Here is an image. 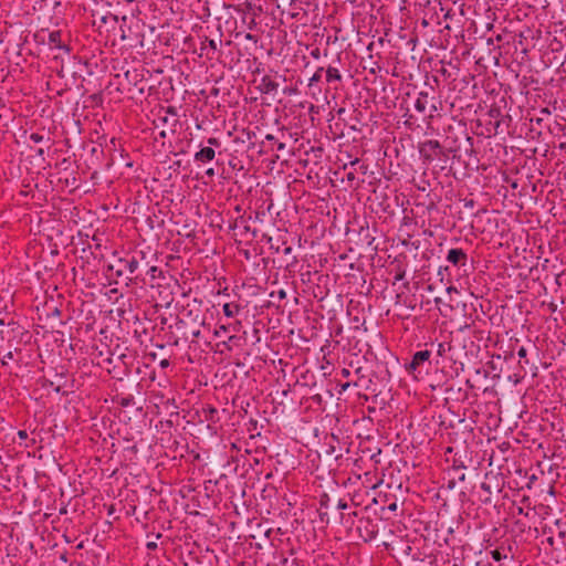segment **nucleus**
Here are the masks:
<instances>
[{
	"label": "nucleus",
	"instance_id": "f257e3e1",
	"mask_svg": "<svg viewBox=\"0 0 566 566\" xmlns=\"http://www.w3.org/2000/svg\"><path fill=\"white\" fill-rule=\"evenodd\" d=\"M413 106L419 113H424L429 108L430 114L427 117L428 122H430L434 117V113L439 111V106L434 103V97L430 98L429 93L426 91L418 93Z\"/></svg>",
	"mask_w": 566,
	"mask_h": 566
},
{
	"label": "nucleus",
	"instance_id": "f03ea898",
	"mask_svg": "<svg viewBox=\"0 0 566 566\" xmlns=\"http://www.w3.org/2000/svg\"><path fill=\"white\" fill-rule=\"evenodd\" d=\"M419 154L427 163H432L442 154V146L439 140L429 139L419 145Z\"/></svg>",
	"mask_w": 566,
	"mask_h": 566
},
{
	"label": "nucleus",
	"instance_id": "7ed1b4c3",
	"mask_svg": "<svg viewBox=\"0 0 566 566\" xmlns=\"http://www.w3.org/2000/svg\"><path fill=\"white\" fill-rule=\"evenodd\" d=\"M137 270V260L132 256V253H128L125 256L118 259L115 277H120L123 275L129 277L130 275L136 274Z\"/></svg>",
	"mask_w": 566,
	"mask_h": 566
},
{
	"label": "nucleus",
	"instance_id": "20e7f679",
	"mask_svg": "<svg viewBox=\"0 0 566 566\" xmlns=\"http://www.w3.org/2000/svg\"><path fill=\"white\" fill-rule=\"evenodd\" d=\"M430 357H431V352L430 350L424 349V350L416 352L412 355L411 361L407 366L408 371L415 373L417 370H420V368L422 367V365L424 363L429 364Z\"/></svg>",
	"mask_w": 566,
	"mask_h": 566
},
{
	"label": "nucleus",
	"instance_id": "39448f33",
	"mask_svg": "<svg viewBox=\"0 0 566 566\" xmlns=\"http://www.w3.org/2000/svg\"><path fill=\"white\" fill-rule=\"evenodd\" d=\"M219 52L218 43L216 40L205 38L201 41L200 45V56L206 57L207 60H214L217 59V53Z\"/></svg>",
	"mask_w": 566,
	"mask_h": 566
},
{
	"label": "nucleus",
	"instance_id": "423d86ee",
	"mask_svg": "<svg viewBox=\"0 0 566 566\" xmlns=\"http://www.w3.org/2000/svg\"><path fill=\"white\" fill-rule=\"evenodd\" d=\"M447 261L453 264L454 266H465L468 261L467 253L460 249L454 248L450 249L447 254Z\"/></svg>",
	"mask_w": 566,
	"mask_h": 566
},
{
	"label": "nucleus",
	"instance_id": "0eeeda50",
	"mask_svg": "<svg viewBox=\"0 0 566 566\" xmlns=\"http://www.w3.org/2000/svg\"><path fill=\"white\" fill-rule=\"evenodd\" d=\"M62 33L60 30L52 31L48 34V44L51 49H60L65 52H70L69 45L62 42Z\"/></svg>",
	"mask_w": 566,
	"mask_h": 566
},
{
	"label": "nucleus",
	"instance_id": "6e6552de",
	"mask_svg": "<svg viewBox=\"0 0 566 566\" xmlns=\"http://www.w3.org/2000/svg\"><path fill=\"white\" fill-rule=\"evenodd\" d=\"M214 157H216V150L212 147H202L200 150H198L195 154L193 159L197 163L206 164V163L212 161L214 159Z\"/></svg>",
	"mask_w": 566,
	"mask_h": 566
},
{
	"label": "nucleus",
	"instance_id": "1a4fd4ad",
	"mask_svg": "<svg viewBox=\"0 0 566 566\" xmlns=\"http://www.w3.org/2000/svg\"><path fill=\"white\" fill-rule=\"evenodd\" d=\"M517 356L520 357V361H518L520 373L515 374V376L523 378L527 373L526 366L530 365V360L527 359V349L523 346L520 347L517 350Z\"/></svg>",
	"mask_w": 566,
	"mask_h": 566
},
{
	"label": "nucleus",
	"instance_id": "9d476101",
	"mask_svg": "<svg viewBox=\"0 0 566 566\" xmlns=\"http://www.w3.org/2000/svg\"><path fill=\"white\" fill-rule=\"evenodd\" d=\"M279 84L273 81L270 76L265 75L261 80V91L265 94L276 92Z\"/></svg>",
	"mask_w": 566,
	"mask_h": 566
},
{
	"label": "nucleus",
	"instance_id": "9b49d317",
	"mask_svg": "<svg viewBox=\"0 0 566 566\" xmlns=\"http://www.w3.org/2000/svg\"><path fill=\"white\" fill-rule=\"evenodd\" d=\"M325 77H326V82L328 84L340 83L343 80V76H342L339 70L334 66H328L326 69Z\"/></svg>",
	"mask_w": 566,
	"mask_h": 566
},
{
	"label": "nucleus",
	"instance_id": "f8f14e48",
	"mask_svg": "<svg viewBox=\"0 0 566 566\" xmlns=\"http://www.w3.org/2000/svg\"><path fill=\"white\" fill-rule=\"evenodd\" d=\"M329 495L327 493H323L321 496H319V518L322 522H326L328 523V514L327 512H322L323 509H328V505H329Z\"/></svg>",
	"mask_w": 566,
	"mask_h": 566
},
{
	"label": "nucleus",
	"instance_id": "ddd939ff",
	"mask_svg": "<svg viewBox=\"0 0 566 566\" xmlns=\"http://www.w3.org/2000/svg\"><path fill=\"white\" fill-rule=\"evenodd\" d=\"M222 311L227 317H233L239 314L241 306L237 303H226L222 307Z\"/></svg>",
	"mask_w": 566,
	"mask_h": 566
},
{
	"label": "nucleus",
	"instance_id": "4468645a",
	"mask_svg": "<svg viewBox=\"0 0 566 566\" xmlns=\"http://www.w3.org/2000/svg\"><path fill=\"white\" fill-rule=\"evenodd\" d=\"M132 256L135 258L137 260V266L139 268V265L143 263L145 265H149V261L147 260V252L144 251V250H135L134 252H132Z\"/></svg>",
	"mask_w": 566,
	"mask_h": 566
},
{
	"label": "nucleus",
	"instance_id": "2eb2a0df",
	"mask_svg": "<svg viewBox=\"0 0 566 566\" xmlns=\"http://www.w3.org/2000/svg\"><path fill=\"white\" fill-rule=\"evenodd\" d=\"M490 554L495 562H500L502 559L507 558V554L504 553L502 548H495V549L491 551Z\"/></svg>",
	"mask_w": 566,
	"mask_h": 566
},
{
	"label": "nucleus",
	"instance_id": "dca6fc26",
	"mask_svg": "<svg viewBox=\"0 0 566 566\" xmlns=\"http://www.w3.org/2000/svg\"><path fill=\"white\" fill-rule=\"evenodd\" d=\"M324 67H318L316 72L313 74V76L308 81V86L312 87L315 83L319 82L322 78Z\"/></svg>",
	"mask_w": 566,
	"mask_h": 566
},
{
	"label": "nucleus",
	"instance_id": "f3484780",
	"mask_svg": "<svg viewBox=\"0 0 566 566\" xmlns=\"http://www.w3.org/2000/svg\"><path fill=\"white\" fill-rule=\"evenodd\" d=\"M159 274H161V271L156 265H149L147 275H149L153 280H155Z\"/></svg>",
	"mask_w": 566,
	"mask_h": 566
},
{
	"label": "nucleus",
	"instance_id": "a211bd4d",
	"mask_svg": "<svg viewBox=\"0 0 566 566\" xmlns=\"http://www.w3.org/2000/svg\"><path fill=\"white\" fill-rule=\"evenodd\" d=\"M231 329V325H220L216 331H214V336L217 337H220L222 334L229 332Z\"/></svg>",
	"mask_w": 566,
	"mask_h": 566
},
{
	"label": "nucleus",
	"instance_id": "6ab92c4d",
	"mask_svg": "<svg viewBox=\"0 0 566 566\" xmlns=\"http://www.w3.org/2000/svg\"><path fill=\"white\" fill-rule=\"evenodd\" d=\"M133 403H134V397L133 396L123 397V398H120V401H119V405L122 407H129Z\"/></svg>",
	"mask_w": 566,
	"mask_h": 566
},
{
	"label": "nucleus",
	"instance_id": "aec40b11",
	"mask_svg": "<svg viewBox=\"0 0 566 566\" xmlns=\"http://www.w3.org/2000/svg\"><path fill=\"white\" fill-rule=\"evenodd\" d=\"M207 143H208V145H209L208 147H212V148H213V147H217V148H218V147H220V146H221V142H220L218 138H216V137H210V138H208Z\"/></svg>",
	"mask_w": 566,
	"mask_h": 566
},
{
	"label": "nucleus",
	"instance_id": "412c9836",
	"mask_svg": "<svg viewBox=\"0 0 566 566\" xmlns=\"http://www.w3.org/2000/svg\"><path fill=\"white\" fill-rule=\"evenodd\" d=\"M117 269V265H114V264H108L107 265V269H106V274L108 277H114L115 276V271Z\"/></svg>",
	"mask_w": 566,
	"mask_h": 566
},
{
	"label": "nucleus",
	"instance_id": "4be33fe9",
	"mask_svg": "<svg viewBox=\"0 0 566 566\" xmlns=\"http://www.w3.org/2000/svg\"><path fill=\"white\" fill-rule=\"evenodd\" d=\"M30 139H31L33 143L39 144V143H41V142L43 140V136H42V135H40V134H38V133H32V134L30 135Z\"/></svg>",
	"mask_w": 566,
	"mask_h": 566
},
{
	"label": "nucleus",
	"instance_id": "5701e85b",
	"mask_svg": "<svg viewBox=\"0 0 566 566\" xmlns=\"http://www.w3.org/2000/svg\"><path fill=\"white\" fill-rule=\"evenodd\" d=\"M406 276V271L403 269H398L397 273L395 274V281H402Z\"/></svg>",
	"mask_w": 566,
	"mask_h": 566
},
{
	"label": "nucleus",
	"instance_id": "b1692460",
	"mask_svg": "<svg viewBox=\"0 0 566 566\" xmlns=\"http://www.w3.org/2000/svg\"><path fill=\"white\" fill-rule=\"evenodd\" d=\"M13 358V352L12 350H9L4 356L3 358L1 359V364L3 366H6L8 364V360L9 359H12Z\"/></svg>",
	"mask_w": 566,
	"mask_h": 566
},
{
	"label": "nucleus",
	"instance_id": "393cba45",
	"mask_svg": "<svg viewBox=\"0 0 566 566\" xmlns=\"http://www.w3.org/2000/svg\"><path fill=\"white\" fill-rule=\"evenodd\" d=\"M345 179L349 182H353L356 179V174L353 170H349L345 175Z\"/></svg>",
	"mask_w": 566,
	"mask_h": 566
},
{
	"label": "nucleus",
	"instance_id": "a878e982",
	"mask_svg": "<svg viewBox=\"0 0 566 566\" xmlns=\"http://www.w3.org/2000/svg\"><path fill=\"white\" fill-rule=\"evenodd\" d=\"M437 353H438L439 356H443L444 355V353H446V344L444 343H439L438 344Z\"/></svg>",
	"mask_w": 566,
	"mask_h": 566
},
{
	"label": "nucleus",
	"instance_id": "bb28decb",
	"mask_svg": "<svg viewBox=\"0 0 566 566\" xmlns=\"http://www.w3.org/2000/svg\"><path fill=\"white\" fill-rule=\"evenodd\" d=\"M50 385L53 387L54 386V390L56 392H60L62 387H63V384L61 381H51Z\"/></svg>",
	"mask_w": 566,
	"mask_h": 566
},
{
	"label": "nucleus",
	"instance_id": "cd10ccee",
	"mask_svg": "<svg viewBox=\"0 0 566 566\" xmlns=\"http://www.w3.org/2000/svg\"><path fill=\"white\" fill-rule=\"evenodd\" d=\"M234 339H237V336L232 335V336H230V337L228 338V342H223L222 344H223V345H224L229 350H231V347H230V345H229V344H232V342H233Z\"/></svg>",
	"mask_w": 566,
	"mask_h": 566
},
{
	"label": "nucleus",
	"instance_id": "c85d7f7f",
	"mask_svg": "<svg viewBox=\"0 0 566 566\" xmlns=\"http://www.w3.org/2000/svg\"><path fill=\"white\" fill-rule=\"evenodd\" d=\"M348 507V504L346 501L344 500H339L338 503H337V509L338 510H346Z\"/></svg>",
	"mask_w": 566,
	"mask_h": 566
},
{
	"label": "nucleus",
	"instance_id": "c756f323",
	"mask_svg": "<svg viewBox=\"0 0 566 566\" xmlns=\"http://www.w3.org/2000/svg\"><path fill=\"white\" fill-rule=\"evenodd\" d=\"M481 489H482L483 491H485L486 493L491 494V485H490V484H488V483L483 482V483L481 484Z\"/></svg>",
	"mask_w": 566,
	"mask_h": 566
},
{
	"label": "nucleus",
	"instance_id": "7c9ffc66",
	"mask_svg": "<svg viewBox=\"0 0 566 566\" xmlns=\"http://www.w3.org/2000/svg\"><path fill=\"white\" fill-rule=\"evenodd\" d=\"M242 6L244 7L243 12H249L253 8L251 2H244Z\"/></svg>",
	"mask_w": 566,
	"mask_h": 566
},
{
	"label": "nucleus",
	"instance_id": "2f4dec72",
	"mask_svg": "<svg viewBox=\"0 0 566 566\" xmlns=\"http://www.w3.org/2000/svg\"><path fill=\"white\" fill-rule=\"evenodd\" d=\"M205 174H206V176H207V177H209L210 179H212V178L214 177V175H216V172H214V169H213V168H209V169H207Z\"/></svg>",
	"mask_w": 566,
	"mask_h": 566
},
{
	"label": "nucleus",
	"instance_id": "473e14b6",
	"mask_svg": "<svg viewBox=\"0 0 566 566\" xmlns=\"http://www.w3.org/2000/svg\"><path fill=\"white\" fill-rule=\"evenodd\" d=\"M18 437H19V439L24 440L28 438V433L24 430H20V431H18Z\"/></svg>",
	"mask_w": 566,
	"mask_h": 566
},
{
	"label": "nucleus",
	"instance_id": "72a5a7b5",
	"mask_svg": "<svg viewBox=\"0 0 566 566\" xmlns=\"http://www.w3.org/2000/svg\"><path fill=\"white\" fill-rule=\"evenodd\" d=\"M146 547H147L148 549H150V551H154V549H156V548H157V544H156L155 542H148V543L146 544Z\"/></svg>",
	"mask_w": 566,
	"mask_h": 566
},
{
	"label": "nucleus",
	"instance_id": "f704fd0d",
	"mask_svg": "<svg viewBox=\"0 0 566 566\" xmlns=\"http://www.w3.org/2000/svg\"><path fill=\"white\" fill-rule=\"evenodd\" d=\"M279 298L284 300L286 297V292L284 290H280L277 292Z\"/></svg>",
	"mask_w": 566,
	"mask_h": 566
},
{
	"label": "nucleus",
	"instance_id": "c9c22d12",
	"mask_svg": "<svg viewBox=\"0 0 566 566\" xmlns=\"http://www.w3.org/2000/svg\"><path fill=\"white\" fill-rule=\"evenodd\" d=\"M359 170H360L361 174H366L367 172V166L364 165V164L359 165Z\"/></svg>",
	"mask_w": 566,
	"mask_h": 566
},
{
	"label": "nucleus",
	"instance_id": "e433bc0d",
	"mask_svg": "<svg viewBox=\"0 0 566 566\" xmlns=\"http://www.w3.org/2000/svg\"><path fill=\"white\" fill-rule=\"evenodd\" d=\"M343 377H348L350 375V371L347 368L342 369Z\"/></svg>",
	"mask_w": 566,
	"mask_h": 566
},
{
	"label": "nucleus",
	"instance_id": "4c0bfd02",
	"mask_svg": "<svg viewBox=\"0 0 566 566\" xmlns=\"http://www.w3.org/2000/svg\"><path fill=\"white\" fill-rule=\"evenodd\" d=\"M276 149H277V150H283V149H285V144H284V143H277V145H276Z\"/></svg>",
	"mask_w": 566,
	"mask_h": 566
},
{
	"label": "nucleus",
	"instance_id": "58836bf2",
	"mask_svg": "<svg viewBox=\"0 0 566 566\" xmlns=\"http://www.w3.org/2000/svg\"><path fill=\"white\" fill-rule=\"evenodd\" d=\"M265 139H266V140H270V142H274V140H275V137H274L273 135H271V134H268V135L265 136Z\"/></svg>",
	"mask_w": 566,
	"mask_h": 566
},
{
	"label": "nucleus",
	"instance_id": "ea45409f",
	"mask_svg": "<svg viewBox=\"0 0 566 566\" xmlns=\"http://www.w3.org/2000/svg\"><path fill=\"white\" fill-rule=\"evenodd\" d=\"M312 56H314V57H316V59H317V57L319 56V50H318V49L314 50V51L312 52Z\"/></svg>",
	"mask_w": 566,
	"mask_h": 566
},
{
	"label": "nucleus",
	"instance_id": "a19ab883",
	"mask_svg": "<svg viewBox=\"0 0 566 566\" xmlns=\"http://www.w3.org/2000/svg\"><path fill=\"white\" fill-rule=\"evenodd\" d=\"M36 155L43 157L44 156V149L43 148H39L36 150Z\"/></svg>",
	"mask_w": 566,
	"mask_h": 566
},
{
	"label": "nucleus",
	"instance_id": "79ce46f5",
	"mask_svg": "<svg viewBox=\"0 0 566 566\" xmlns=\"http://www.w3.org/2000/svg\"><path fill=\"white\" fill-rule=\"evenodd\" d=\"M240 325H241V323H240V322H237L235 324L231 325V328H232L233 331H238V328H239V326H240Z\"/></svg>",
	"mask_w": 566,
	"mask_h": 566
},
{
	"label": "nucleus",
	"instance_id": "37998d69",
	"mask_svg": "<svg viewBox=\"0 0 566 566\" xmlns=\"http://www.w3.org/2000/svg\"><path fill=\"white\" fill-rule=\"evenodd\" d=\"M169 365V361L167 359H164L160 361L161 367H167Z\"/></svg>",
	"mask_w": 566,
	"mask_h": 566
},
{
	"label": "nucleus",
	"instance_id": "c03bdc74",
	"mask_svg": "<svg viewBox=\"0 0 566 566\" xmlns=\"http://www.w3.org/2000/svg\"><path fill=\"white\" fill-rule=\"evenodd\" d=\"M388 509H389L390 511H396V510H397V504H396V503H392V504H390V505L388 506Z\"/></svg>",
	"mask_w": 566,
	"mask_h": 566
},
{
	"label": "nucleus",
	"instance_id": "a18cd8bd",
	"mask_svg": "<svg viewBox=\"0 0 566 566\" xmlns=\"http://www.w3.org/2000/svg\"><path fill=\"white\" fill-rule=\"evenodd\" d=\"M448 293H451V292H457V289L454 286H449L447 289Z\"/></svg>",
	"mask_w": 566,
	"mask_h": 566
},
{
	"label": "nucleus",
	"instance_id": "49530a36",
	"mask_svg": "<svg viewBox=\"0 0 566 566\" xmlns=\"http://www.w3.org/2000/svg\"><path fill=\"white\" fill-rule=\"evenodd\" d=\"M291 251H292V248H291V247H287V248H285L284 253H285V254H289V253H291Z\"/></svg>",
	"mask_w": 566,
	"mask_h": 566
},
{
	"label": "nucleus",
	"instance_id": "de8ad7c7",
	"mask_svg": "<svg viewBox=\"0 0 566 566\" xmlns=\"http://www.w3.org/2000/svg\"><path fill=\"white\" fill-rule=\"evenodd\" d=\"M56 377H59V378H56V381H61V379H63L65 376L63 374H60V375H56Z\"/></svg>",
	"mask_w": 566,
	"mask_h": 566
},
{
	"label": "nucleus",
	"instance_id": "09e8293b",
	"mask_svg": "<svg viewBox=\"0 0 566 566\" xmlns=\"http://www.w3.org/2000/svg\"><path fill=\"white\" fill-rule=\"evenodd\" d=\"M547 542H548L549 545H554V538L553 537H548Z\"/></svg>",
	"mask_w": 566,
	"mask_h": 566
},
{
	"label": "nucleus",
	"instance_id": "8fccbe9b",
	"mask_svg": "<svg viewBox=\"0 0 566 566\" xmlns=\"http://www.w3.org/2000/svg\"><path fill=\"white\" fill-rule=\"evenodd\" d=\"M465 207H473V200H470L469 202H465Z\"/></svg>",
	"mask_w": 566,
	"mask_h": 566
},
{
	"label": "nucleus",
	"instance_id": "3c124183",
	"mask_svg": "<svg viewBox=\"0 0 566 566\" xmlns=\"http://www.w3.org/2000/svg\"><path fill=\"white\" fill-rule=\"evenodd\" d=\"M357 164H359V160H358V159H355V160H353V161L350 163V166H355V165H357Z\"/></svg>",
	"mask_w": 566,
	"mask_h": 566
},
{
	"label": "nucleus",
	"instance_id": "603ef678",
	"mask_svg": "<svg viewBox=\"0 0 566 566\" xmlns=\"http://www.w3.org/2000/svg\"><path fill=\"white\" fill-rule=\"evenodd\" d=\"M193 337H198L200 335V331H196L192 333Z\"/></svg>",
	"mask_w": 566,
	"mask_h": 566
},
{
	"label": "nucleus",
	"instance_id": "864d4df0",
	"mask_svg": "<svg viewBox=\"0 0 566 566\" xmlns=\"http://www.w3.org/2000/svg\"><path fill=\"white\" fill-rule=\"evenodd\" d=\"M348 387H349V384H348V382H347V384H345V385H343V389H344V390H345V389H347Z\"/></svg>",
	"mask_w": 566,
	"mask_h": 566
},
{
	"label": "nucleus",
	"instance_id": "5fc2aeb1",
	"mask_svg": "<svg viewBox=\"0 0 566 566\" xmlns=\"http://www.w3.org/2000/svg\"><path fill=\"white\" fill-rule=\"evenodd\" d=\"M542 112H543V114H549L547 108H544Z\"/></svg>",
	"mask_w": 566,
	"mask_h": 566
},
{
	"label": "nucleus",
	"instance_id": "6e6d98bb",
	"mask_svg": "<svg viewBox=\"0 0 566 566\" xmlns=\"http://www.w3.org/2000/svg\"><path fill=\"white\" fill-rule=\"evenodd\" d=\"M536 371H537V367L534 366V370H533V375L535 376L536 375Z\"/></svg>",
	"mask_w": 566,
	"mask_h": 566
},
{
	"label": "nucleus",
	"instance_id": "4d7b16f0",
	"mask_svg": "<svg viewBox=\"0 0 566 566\" xmlns=\"http://www.w3.org/2000/svg\"><path fill=\"white\" fill-rule=\"evenodd\" d=\"M247 39H252V35L251 34H247Z\"/></svg>",
	"mask_w": 566,
	"mask_h": 566
},
{
	"label": "nucleus",
	"instance_id": "13d9d810",
	"mask_svg": "<svg viewBox=\"0 0 566 566\" xmlns=\"http://www.w3.org/2000/svg\"><path fill=\"white\" fill-rule=\"evenodd\" d=\"M518 513H520V514H522V513H523V509H522V507H520V509H518Z\"/></svg>",
	"mask_w": 566,
	"mask_h": 566
}]
</instances>
